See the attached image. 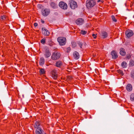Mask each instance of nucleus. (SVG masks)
I'll return each mask as SVG.
<instances>
[{
    "label": "nucleus",
    "instance_id": "c85d7f7f",
    "mask_svg": "<svg viewBox=\"0 0 134 134\" xmlns=\"http://www.w3.org/2000/svg\"><path fill=\"white\" fill-rule=\"evenodd\" d=\"M45 39L44 38L41 41V43L43 44H44L45 43Z\"/></svg>",
    "mask_w": 134,
    "mask_h": 134
},
{
    "label": "nucleus",
    "instance_id": "5701e85b",
    "mask_svg": "<svg viewBox=\"0 0 134 134\" xmlns=\"http://www.w3.org/2000/svg\"><path fill=\"white\" fill-rule=\"evenodd\" d=\"M51 7L53 8H55L56 7V4L54 2H52L51 3Z\"/></svg>",
    "mask_w": 134,
    "mask_h": 134
},
{
    "label": "nucleus",
    "instance_id": "58836bf2",
    "mask_svg": "<svg viewBox=\"0 0 134 134\" xmlns=\"http://www.w3.org/2000/svg\"><path fill=\"white\" fill-rule=\"evenodd\" d=\"M41 22L42 23H44V21H42Z\"/></svg>",
    "mask_w": 134,
    "mask_h": 134
},
{
    "label": "nucleus",
    "instance_id": "2f4dec72",
    "mask_svg": "<svg viewBox=\"0 0 134 134\" xmlns=\"http://www.w3.org/2000/svg\"><path fill=\"white\" fill-rule=\"evenodd\" d=\"M87 33V32L85 30H82L81 32V33L83 35H85Z\"/></svg>",
    "mask_w": 134,
    "mask_h": 134
},
{
    "label": "nucleus",
    "instance_id": "0eeeda50",
    "mask_svg": "<svg viewBox=\"0 0 134 134\" xmlns=\"http://www.w3.org/2000/svg\"><path fill=\"white\" fill-rule=\"evenodd\" d=\"M125 34L128 37H129L132 36L133 34V32L130 30H128L125 32Z\"/></svg>",
    "mask_w": 134,
    "mask_h": 134
},
{
    "label": "nucleus",
    "instance_id": "6e6552de",
    "mask_svg": "<svg viewBox=\"0 0 134 134\" xmlns=\"http://www.w3.org/2000/svg\"><path fill=\"white\" fill-rule=\"evenodd\" d=\"M36 134H44V132L40 127H38L36 130Z\"/></svg>",
    "mask_w": 134,
    "mask_h": 134
},
{
    "label": "nucleus",
    "instance_id": "c9c22d12",
    "mask_svg": "<svg viewBox=\"0 0 134 134\" xmlns=\"http://www.w3.org/2000/svg\"><path fill=\"white\" fill-rule=\"evenodd\" d=\"M92 36L94 38H96V36L94 34H93L92 35Z\"/></svg>",
    "mask_w": 134,
    "mask_h": 134
},
{
    "label": "nucleus",
    "instance_id": "393cba45",
    "mask_svg": "<svg viewBox=\"0 0 134 134\" xmlns=\"http://www.w3.org/2000/svg\"><path fill=\"white\" fill-rule=\"evenodd\" d=\"M40 74H44L45 73L44 70L43 69H41L40 71Z\"/></svg>",
    "mask_w": 134,
    "mask_h": 134
},
{
    "label": "nucleus",
    "instance_id": "4c0bfd02",
    "mask_svg": "<svg viewBox=\"0 0 134 134\" xmlns=\"http://www.w3.org/2000/svg\"><path fill=\"white\" fill-rule=\"evenodd\" d=\"M131 57V56L130 55H127V58L128 59L130 58Z\"/></svg>",
    "mask_w": 134,
    "mask_h": 134
},
{
    "label": "nucleus",
    "instance_id": "412c9836",
    "mask_svg": "<svg viewBox=\"0 0 134 134\" xmlns=\"http://www.w3.org/2000/svg\"><path fill=\"white\" fill-rule=\"evenodd\" d=\"M39 125L40 124L39 122L38 121H37L36 122L34 125V126L35 127V128H37V129L38 127H38L39 126Z\"/></svg>",
    "mask_w": 134,
    "mask_h": 134
},
{
    "label": "nucleus",
    "instance_id": "39448f33",
    "mask_svg": "<svg viewBox=\"0 0 134 134\" xmlns=\"http://www.w3.org/2000/svg\"><path fill=\"white\" fill-rule=\"evenodd\" d=\"M59 6L62 9H66L68 8L67 4L64 2L61 1L60 2L59 4Z\"/></svg>",
    "mask_w": 134,
    "mask_h": 134
},
{
    "label": "nucleus",
    "instance_id": "c756f323",
    "mask_svg": "<svg viewBox=\"0 0 134 134\" xmlns=\"http://www.w3.org/2000/svg\"><path fill=\"white\" fill-rule=\"evenodd\" d=\"M48 42L50 46H52L53 44V43L50 40H49Z\"/></svg>",
    "mask_w": 134,
    "mask_h": 134
},
{
    "label": "nucleus",
    "instance_id": "1a4fd4ad",
    "mask_svg": "<svg viewBox=\"0 0 134 134\" xmlns=\"http://www.w3.org/2000/svg\"><path fill=\"white\" fill-rule=\"evenodd\" d=\"M84 20L82 18H79L76 20V23L77 25H80L83 24L84 23Z\"/></svg>",
    "mask_w": 134,
    "mask_h": 134
},
{
    "label": "nucleus",
    "instance_id": "423d86ee",
    "mask_svg": "<svg viewBox=\"0 0 134 134\" xmlns=\"http://www.w3.org/2000/svg\"><path fill=\"white\" fill-rule=\"evenodd\" d=\"M42 15L44 16H46L50 13V10L47 9H43L41 11Z\"/></svg>",
    "mask_w": 134,
    "mask_h": 134
},
{
    "label": "nucleus",
    "instance_id": "7c9ffc66",
    "mask_svg": "<svg viewBox=\"0 0 134 134\" xmlns=\"http://www.w3.org/2000/svg\"><path fill=\"white\" fill-rule=\"evenodd\" d=\"M131 78L134 79V72H132L131 73Z\"/></svg>",
    "mask_w": 134,
    "mask_h": 134
},
{
    "label": "nucleus",
    "instance_id": "9d476101",
    "mask_svg": "<svg viewBox=\"0 0 134 134\" xmlns=\"http://www.w3.org/2000/svg\"><path fill=\"white\" fill-rule=\"evenodd\" d=\"M52 76L53 78L55 80L56 79L57 77V71L55 70H54L52 71Z\"/></svg>",
    "mask_w": 134,
    "mask_h": 134
},
{
    "label": "nucleus",
    "instance_id": "a878e982",
    "mask_svg": "<svg viewBox=\"0 0 134 134\" xmlns=\"http://www.w3.org/2000/svg\"><path fill=\"white\" fill-rule=\"evenodd\" d=\"M111 18L112 19V20L113 21L116 22L117 21V20L115 19V17L113 16L112 15L111 16Z\"/></svg>",
    "mask_w": 134,
    "mask_h": 134
},
{
    "label": "nucleus",
    "instance_id": "f8f14e48",
    "mask_svg": "<svg viewBox=\"0 0 134 134\" xmlns=\"http://www.w3.org/2000/svg\"><path fill=\"white\" fill-rule=\"evenodd\" d=\"M74 58V59L77 60L80 57V55L79 53L77 51H75L73 54Z\"/></svg>",
    "mask_w": 134,
    "mask_h": 134
},
{
    "label": "nucleus",
    "instance_id": "f3484780",
    "mask_svg": "<svg viewBox=\"0 0 134 134\" xmlns=\"http://www.w3.org/2000/svg\"><path fill=\"white\" fill-rule=\"evenodd\" d=\"M120 53L121 55L124 56L125 55L126 52L124 49L122 48H121L120 49Z\"/></svg>",
    "mask_w": 134,
    "mask_h": 134
},
{
    "label": "nucleus",
    "instance_id": "72a5a7b5",
    "mask_svg": "<svg viewBox=\"0 0 134 134\" xmlns=\"http://www.w3.org/2000/svg\"><path fill=\"white\" fill-rule=\"evenodd\" d=\"M78 44L79 45V46H80V48H82L83 43L81 42H79L78 43Z\"/></svg>",
    "mask_w": 134,
    "mask_h": 134
},
{
    "label": "nucleus",
    "instance_id": "e433bc0d",
    "mask_svg": "<svg viewBox=\"0 0 134 134\" xmlns=\"http://www.w3.org/2000/svg\"><path fill=\"white\" fill-rule=\"evenodd\" d=\"M38 24L37 23H35L34 24V25L35 27H36L37 26Z\"/></svg>",
    "mask_w": 134,
    "mask_h": 134
},
{
    "label": "nucleus",
    "instance_id": "b1692460",
    "mask_svg": "<svg viewBox=\"0 0 134 134\" xmlns=\"http://www.w3.org/2000/svg\"><path fill=\"white\" fill-rule=\"evenodd\" d=\"M130 65L131 66L134 65V61L133 60H131L130 63Z\"/></svg>",
    "mask_w": 134,
    "mask_h": 134
},
{
    "label": "nucleus",
    "instance_id": "9b49d317",
    "mask_svg": "<svg viewBox=\"0 0 134 134\" xmlns=\"http://www.w3.org/2000/svg\"><path fill=\"white\" fill-rule=\"evenodd\" d=\"M100 37L103 38H106L108 36L107 33L105 31H103L99 33Z\"/></svg>",
    "mask_w": 134,
    "mask_h": 134
},
{
    "label": "nucleus",
    "instance_id": "cd10ccee",
    "mask_svg": "<svg viewBox=\"0 0 134 134\" xmlns=\"http://www.w3.org/2000/svg\"><path fill=\"white\" fill-rule=\"evenodd\" d=\"M117 71H118V73H120V74L121 75H123L124 74L123 73V71L122 70H118Z\"/></svg>",
    "mask_w": 134,
    "mask_h": 134
},
{
    "label": "nucleus",
    "instance_id": "aec40b11",
    "mask_svg": "<svg viewBox=\"0 0 134 134\" xmlns=\"http://www.w3.org/2000/svg\"><path fill=\"white\" fill-rule=\"evenodd\" d=\"M121 66L123 68H125L127 67V64L125 62H123L121 64Z\"/></svg>",
    "mask_w": 134,
    "mask_h": 134
},
{
    "label": "nucleus",
    "instance_id": "20e7f679",
    "mask_svg": "<svg viewBox=\"0 0 134 134\" xmlns=\"http://www.w3.org/2000/svg\"><path fill=\"white\" fill-rule=\"evenodd\" d=\"M69 3L70 5L71 8L72 9H74L77 7L76 2L74 0H70L69 2Z\"/></svg>",
    "mask_w": 134,
    "mask_h": 134
},
{
    "label": "nucleus",
    "instance_id": "f03ea898",
    "mask_svg": "<svg viewBox=\"0 0 134 134\" xmlns=\"http://www.w3.org/2000/svg\"><path fill=\"white\" fill-rule=\"evenodd\" d=\"M57 40L60 45L63 46L65 45L66 42V39L65 37H59L57 38Z\"/></svg>",
    "mask_w": 134,
    "mask_h": 134
},
{
    "label": "nucleus",
    "instance_id": "f257e3e1",
    "mask_svg": "<svg viewBox=\"0 0 134 134\" xmlns=\"http://www.w3.org/2000/svg\"><path fill=\"white\" fill-rule=\"evenodd\" d=\"M96 4L94 0H87L86 2V6L88 9H90Z\"/></svg>",
    "mask_w": 134,
    "mask_h": 134
},
{
    "label": "nucleus",
    "instance_id": "7ed1b4c3",
    "mask_svg": "<svg viewBox=\"0 0 134 134\" xmlns=\"http://www.w3.org/2000/svg\"><path fill=\"white\" fill-rule=\"evenodd\" d=\"M60 56V53L57 52H55L52 54L51 58L53 60H56L58 59Z\"/></svg>",
    "mask_w": 134,
    "mask_h": 134
},
{
    "label": "nucleus",
    "instance_id": "6ab92c4d",
    "mask_svg": "<svg viewBox=\"0 0 134 134\" xmlns=\"http://www.w3.org/2000/svg\"><path fill=\"white\" fill-rule=\"evenodd\" d=\"M62 65V62L60 61H58L56 62L55 66L58 67H60Z\"/></svg>",
    "mask_w": 134,
    "mask_h": 134
},
{
    "label": "nucleus",
    "instance_id": "a211bd4d",
    "mask_svg": "<svg viewBox=\"0 0 134 134\" xmlns=\"http://www.w3.org/2000/svg\"><path fill=\"white\" fill-rule=\"evenodd\" d=\"M44 58L43 57H41L40 59V60L39 62V64L40 65H43L44 64Z\"/></svg>",
    "mask_w": 134,
    "mask_h": 134
},
{
    "label": "nucleus",
    "instance_id": "2eb2a0df",
    "mask_svg": "<svg viewBox=\"0 0 134 134\" xmlns=\"http://www.w3.org/2000/svg\"><path fill=\"white\" fill-rule=\"evenodd\" d=\"M111 54L112 56V58L114 59H116L118 57L116 53L114 51H113L111 52Z\"/></svg>",
    "mask_w": 134,
    "mask_h": 134
},
{
    "label": "nucleus",
    "instance_id": "4be33fe9",
    "mask_svg": "<svg viewBox=\"0 0 134 134\" xmlns=\"http://www.w3.org/2000/svg\"><path fill=\"white\" fill-rule=\"evenodd\" d=\"M130 99L131 101H134V94H132L131 95Z\"/></svg>",
    "mask_w": 134,
    "mask_h": 134
},
{
    "label": "nucleus",
    "instance_id": "dca6fc26",
    "mask_svg": "<svg viewBox=\"0 0 134 134\" xmlns=\"http://www.w3.org/2000/svg\"><path fill=\"white\" fill-rule=\"evenodd\" d=\"M127 90L128 91H131L132 90V87L131 85L129 84L127 85L126 87Z\"/></svg>",
    "mask_w": 134,
    "mask_h": 134
},
{
    "label": "nucleus",
    "instance_id": "ddd939ff",
    "mask_svg": "<svg viewBox=\"0 0 134 134\" xmlns=\"http://www.w3.org/2000/svg\"><path fill=\"white\" fill-rule=\"evenodd\" d=\"M51 55V53L49 52L48 48H47L45 51L44 55L46 58L49 57Z\"/></svg>",
    "mask_w": 134,
    "mask_h": 134
},
{
    "label": "nucleus",
    "instance_id": "473e14b6",
    "mask_svg": "<svg viewBox=\"0 0 134 134\" xmlns=\"http://www.w3.org/2000/svg\"><path fill=\"white\" fill-rule=\"evenodd\" d=\"M76 46V44L75 42H73L72 43V46L73 48L75 47Z\"/></svg>",
    "mask_w": 134,
    "mask_h": 134
},
{
    "label": "nucleus",
    "instance_id": "ea45409f",
    "mask_svg": "<svg viewBox=\"0 0 134 134\" xmlns=\"http://www.w3.org/2000/svg\"><path fill=\"white\" fill-rule=\"evenodd\" d=\"M101 0H98L97 2H99Z\"/></svg>",
    "mask_w": 134,
    "mask_h": 134
},
{
    "label": "nucleus",
    "instance_id": "f704fd0d",
    "mask_svg": "<svg viewBox=\"0 0 134 134\" xmlns=\"http://www.w3.org/2000/svg\"><path fill=\"white\" fill-rule=\"evenodd\" d=\"M70 50H71L70 48V47H68L67 48V50L66 51V52H68L70 51Z\"/></svg>",
    "mask_w": 134,
    "mask_h": 134
},
{
    "label": "nucleus",
    "instance_id": "bb28decb",
    "mask_svg": "<svg viewBox=\"0 0 134 134\" xmlns=\"http://www.w3.org/2000/svg\"><path fill=\"white\" fill-rule=\"evenodd\" d=\"M6 16L5 15H3L1 16V19L2 20H5L6 19Z\"/></svg>",
    "mask_w": 134,
    "mask_h": 134
},
{
    "label": "nucleus",
    "instance_id": "4468645a",
    "mask_svg": "<svg viewBox=\"0 0 134 134\" xmlns=\"http://www.w3.org/2000/svg\"><path fill=\"white\" fill-rule=\"evenodd\" d=\"M42 33L44 35L46 36H48L50 34V33L45 28H42Z\"/></svg>",
    "mask_w": 134,
    "mask_h": 134
},
{
    "label": "nucleus",
    "instance_id": "a19ab883",
    "mask_svg": "<svg viewBox=\"0 0 134 134\" xmlns=\"http://www.w3.org/2000/svg\"><path fill=\"white\" fill-rule=\"evenodd\" d=\"M44 134H47L44 132Z\"/></svg>",
    "mask_w": 134,
    "mask_h": 134
}]
</instances>
